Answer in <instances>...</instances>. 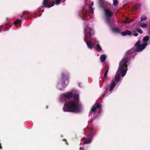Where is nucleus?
I'll return each instance as SVG.
<instances>
[{
    "instance_id": "f257e3e1",
    "label": "nucleus",
    "mask_w": 150,
    "mask_h": 150,
    "mask_svg": "<svg viewBox=\"0 0 150 150\" xmlns=\"http://www.w3.org/2000/svg\"><path fill=\"white\" fill-rule=\"evenodd\" d=\"M74 100L67 101L65 100L63 108L65 112H78L80 110L81 105L79 103V95L75 93L73 96Z\"/></svg>"
},
{
    "instance_id": "f03ea898",
    "label": "nucleus",
    "mask_w": 150,
    "mask_h": 150,
    "mask_svg": "<svg viewBox=\"0 0 150 150\" xmlns=\"http://www.w3.org/2000/svg\"><path fill=\"white\" fill-rule=\"evenodd\" d=\"M134 56V52L132 51H128L126 56L119 62L117 73H120L122 76H124L127 70V66L130 63V59Z\"/></svg>"
},
{
    "instance_id": "7ed1b4c3",
    "label": "nucleus",
    "mask_w": 150,
    "mask_h": 150,
    "mask_svg": "<svg viewBox=\"0 0 150 150\" xmlns=\"http://www.w3.org/2000/svg\"><path fill=\"white\" fill-rule=\"evenodd\" d=\"M104 11L106 18L105 23L109 27H111L114 22V19L111 18L113 13L109 9H104Z\"/></svg>"
},
{
    "instance_id": "20e7f679",
    "label": "nucleus",
    "mask_w": 150,
    "mask_h": 150,
    "mask_svg": "<svg viewBox=\"0 0 150 150\" xmlns=\"http://www.w3.org/2000/svg\"><path fill=\"white\" fill-rule=\"evenodd\" d=\"M120 73H117V71L115 79L114 80H112L110 83V87L109 89V91H112L114 88V87L116 85L117 83L119 81L120 79Z\"/></svg>"
},
{
    "instance_id": "39448f33",
    "label": "nucleus",
    "mask_w": 150,
    "mask_h": 150,
    "mask_svg": "<svg viewBox=\"0 0 150 150\" xmlns=\"http://www.w3.org/2000/svg\"><path fill=\"white\" fill-rule=\"evenodd\" d=\"M61 79L62 81V84L64 87H66L69 83L68 74L67 73H62Z\"/></svg>"
},
{
    "instance_id": "423d86ee",
    "label": "nucleus",
    "mask_w": 150,
    "mask_h": 150,
    "mask_svg": "<svg viewBox=\"0 0 150 150\" xmlns=\"http://www.w3.org/2000/svg\"><path fill=\"white\" fill-rule=\"evenodd\" d=\"M95 135V134H93L91 132L88 134L86 136L88 137H89V138L88 139L86 138H83V144H87L91 143L92 141L93 138Z\"/></svg>"
},
{
    "instance_id": "0eeeda50",
    "label": "nucleus",
    "mask_w": 150,
    "mask_h": 150,
    "mask_svg": "<svg viewBox=\"0 0 150 150\" xmlns=\"http://www.w3.org/2000/svg\"><path fill=\"white\" fill-rule=\"evenodd\" d=\"M147 45V43H143L142 44H140V40L138 41L135 45L137 48V52H139L142 51L146 48Z\"/></svg>"
},
{
    "instance_id": "6e6552de",
    "label": "nucleus",
    "mask_w": 150,
    "mask_h": 150,
    "mask_svg": "<svg viewBox=\"0 0 150 150\" xmlns=\"http://www.w3.org/2000/svg\"><path fill=\"white\" fill-rule=\"evenodd\" d=\"M84 31L85 34H89L90 37H91L93 34V30L91 29L90 28L88 27L85 28Z\"/></svg>"
},
{
    "instance_id": "1a4fd4ad",
    "label": "nucleus",
    "mask_w": 150,
    "mask_h": 150,
    "mask_svg": "<svg viewBox=\"0 0 150 150\" xmlns=\"http://www.w3.org/2000/svg\"><path fill=\"white\" fill-rule=\"evenodd\" d=\"M101 107V105L99 103L95 104L92 107L91 110L92 112H95L97 109Z\"/></svg>"
},
{
    "instance_id": "9d476101",
    "label": "nucleus",
    "mask_w": 150,
    "mask_h": 150,
    "mask_svg": "<svg viewBox=\"0 0 150 150\" xmlns=\"http://www.w3.org/2000/svg\"><path fill=\"white\" fill-rule=\"evenodd\" d=\"M65 98L67 99H70L73 96V94L71 92L67 93L64 94Z\"/></svg>"
},
{
    "instance_id": "9b49d317",
    "label": "nucleus",
    "mask_w": 150,
    "mask_h": 150,
    "mask_svg": "<svg viewBox=\"0 0 150 150\" xmlns=\"http://www.w3.org/2000/svg\"><path fill=\"white\" fill-rule=\"evenodd\" d=\"M132 32L128 30H126L125 31L121 32V34L123 36H125L127 35H130L132 34Z\"/></svg>"
},
{
    "instance_id": "f8f14e48",
    "label": "nucleus",
    "mask_w": 150,
    "mask_h": 150,
    "mask_svg": "<svg viewBox=\"0 0 150 150\" xmlns=\"http://www.w3.org/2000/svg\"><path fill=\"white\" fill-rule=\"evenodd\" d=\"M79 15L81 17H83L87 16V13L85 10H83L79 13Z\"/></svg>"
},
{
    "instance_id": "ddd939ff",
    "label": "nucleus",
    "mask_w": 150,
    "mask_h": 150,
    "mask_svg": "<svg viewBox=\"0 0 150 150\" xmlns=\"http://www.w3.org/2000/svg\"><path fill=\"white\" fill-rule=\"evenodd\" d=\"M86 44L88 48L91 50L92 49L93 47L94 46V45L90 41H88L86 42Z\"/></svg>"
},
{
    "instance_id": "4468645a",
    "label": "nucleus",
    "mask_w": 150,
    "mask_h": 150,
    "mask_svg": "<svg viewBox=\"0 0 150 150\" xmlns=\"http://www.w3.org/2000/svg\"><path fill=\"white\" fill-rule=\"evenodd\" d=\"M107 91H108V89L107 88H105V90L104 91V93H103L102 95L101 96V97H100L99 98V100L100 101H102V100H103V98L105 97L106 93L107 92Z\"/></svg>"
},
{
    "instance_id": "2eb2a0df",
    "label": "nucleus",
    "mask_w": 150,
    "mask_h": 150,
    "mask_svg": "<svg viewBox=\"0 0 150 150\" xmlns=\"http://www.w3.org/2000/svg\"><path fill=\"white\" fill-rule=\"evenodd\" d=\"M105 69H106V71L104 73V77L105 78H106L107 77V75H108V73L109 70V66L106 67Z\"/></svg>"
},
{
    "instance_id": "dca6fc26",
    "label": "nucleus",
    "mask_w": 150,
    "mask_h": 150,
    "mask_svg": "<svg viewBox=\"0 0 150 150\" xmlns=\"http://www.w3.org/2000/svg\"><path fill=\"white\" fill-rule=\"evenodd\" d=\"M106 58V56L105 54H102L100 57V61L101 62H104Z\"/></svg>"
},
{
    "instance_id": "f3484780",
    "label": "nucleus",
    "mask_w": 150,
    "mask_h": 150,
    "mask_svg": "<svg viewBox=\"0 0 150 150\" xmlns=\"http://www.w3.org/2000/svg\"><path fill=\"white\" fill-rule=\"evenodd\" d=\"M149 40V36H147L143 38L142 39V41L143 43H147V42Z\"/></svg>"
},
{
    "instance_id": "a211bd4d",
    "label": "nucleus",
    "mask_w": 150,
    "mask_h": 150,
    "mask_svg": "<svg viewBox=\"0 0 150 150\" xmlns=\"http://www.w3.org/2000/svg\"><path fill=\"white\" fill-rule=\"evenodd\" d=\"M49 0H43L42 2V5L45 7H46L47 5L48 4V2Z\"/></svg>"
},
{
    "instance_id": "6ab92c4d",
    "label": "nucleus",
    "mask_w": 150,
    "mask_h": 150,
    "mask_svg": "<svg viewBox=\"0 0 150 150\" xmlns=\"http://www.w3.org/2000/svg\"><path fill=\"white\" fill-rule=\"evenodd\" d=\"M54 3L55 2H52L51 3H50V4H48L46 6V7H45L47 8H50L54 6Z\"/></svg>"
},
{
    "instance_id": "aec40b11",
    "label": "nucleus",
    "mask_w": 150,
    "mask_h": 150,
    "mask_svg": "<svg viewBox=\"0 0 150 150\" xmlns=\"http://www.w3.org/2000/svg\"><path fill=\"white\" fill-rule=\"evenodd\" d=\"M96 48L97 51H101L102 50V48L99 44L96 45Z\"/></svg>"
},
{
    "instance_id": "412c9836",
    "label": "nucleus",
    "mask_w": 150,
    "mask_h": 150,
    "mask_svg": "<svg viewBox=\"0 0 150 150\" xmlns=\"http://www.w3.org/2000/svg\"><path fill=\"white\" fill-rule=\"evenodd\" d=\"M113 31L116 33H120V30L119 29L115 28L113 29Z\"/></svg>"
},
{
    "instance_id": "4be33fe9",
    "label": "nucleus",
    "mask_w": 150,
    "mask_h": 150,
    "mask_svg": "<svg viewBox=\"0 0 150 150\" xmlns=\"http://www.w3.org/2000/svg\"><path fill=\"white\" fill-rule=\"evenodd\" d=\"M21 21L20 20L17 19L14 22V24L15 25H16L18 23H21Z\"/></svg>"
},
{
    "instance_id": "5701e85b",
    "label": "nucleus",
    "mask_w": 150,
    "mask_h": 150,
    "mask_svg": "<svg viewBox=\"0 0 150 150\" xmlns=\"http://www.w3.org/2000/svg\"><path fill=\"white\" fill-rule=\"evenodd\" d=\"M147 19V17L146 16H142L140 18L141 21H145Z\"/></svg>"
},
{
    "instance_id": "b1692460",
    "label": "nucleus",
    "mask_w": 150,
    "mask_h": 150,
    "mask_svg": "<svg viewBox=\"0 0 150 150\" xmlns=\"http://www.w3.org/2000/svg\"><path fill=\"white\" fill-rule=\"evenodd\" d=\"M129 18H126V20L125 21H123V23H129L130 22H132V21H128V20L129 19Z\"/></svg>"
},
{
    "instance_id": "393cba45",
    "label": "nucleus",
    "mask_w": 150,
    "mask_h": 150,
    "mask_svg": "<svg viewBox=\"0 0 150 150\" xmlns=\"http://www.w3.org/2000/svg\"><path fill=\"white\" fill-rule=\"evenodd\" d=\"M113 4L115 6H117L118 3L117 0H113Z\"/></svg>"
},
{
    "instance_id": "a878e982",
    "label": "nucleus",
    "mask_w": 150,
    "mask_h": 150,
    "mask_svg": "<svg viewBox=\"0 0 150 150\" xmlns=\"http://www.w3.org/2000/svg\"><path fill=\"white\" fill-rule=\"evenodd\" d=\"M138 32V33H141L142 34L143 33V31L141 29L139 28H138L136 30Z\"/></svg>"
},
{
    "instance_id": "bb28decb",
    "label": "nucleus",
    "mask_w": 150,
    "mask_h": 150,
    "mask_svg": "<svg viewBox=\"0 0 150 150\" xmlns=\"http://www.w3.org/2000/svg\"><path fill=\"white\" fill-rule=\"evenodd\" d=\"M140 5L139 4H136L134 6V8L136 9H137L139 8L140 7Z\"/></svg>"
},
{
    "instance_id": "cd10ccee",
    "label": "nucleus",
    "mask_w": 150,
    "mask_h": 150,
    "mask_svg": "<svg viewBox=\"0 0 150 150\" xmlns=\"http://www.w3.org/2000/svg\"><path fill=\"white\" fill-rule=\"evenodd\" d=\"M55 4L58 5L60 4L61 0H55Z\"/></svg>"
},
{
    "instance_id": "c85d7f7f",
    "label": "nucleus",
    "mask_w": 150,
    "mask_h": 150,
    "mask_svg": "<svg viewBox=\"0 0 150 150\" xmlns=\"http://www.w3.org/2000/svg\"><path fill=\"white\" fill-rule=\"evenodd\" d=\"M141 26L142 28H147V24L145 23H143L142 24Z\"/></svg>"
},
{
    "instance_id": "c756f323",
    "label": "nucleus",
    "mask_w": 150,
    "mask_h": 150,
    "mask_svg": "<svg viewBox=\"0 0 150 150\" xmlns=\"http://www.w3.org/2000/svg\"><path fill=\"white\" fill-rule=\"evenodd\" d=\"M89 8L90 11L92 13H93L94 11L93 10V7L91 6H90Z\"/></svg>"
},
{
    "instance_id": "7c9ffc66",
    "label": "nucleus",
    "mask_w": 150,
    "mask_h": 150,
    "mask_svg": "<svg viewBox=\"0 0 150 150\" xmlns=\"http://www.w3.org/2000/svg\"><path fill=\"white\" fill-rule=\"evenodd\" d=\"M133 35L135 37H137L138 36V34L137 33H135L133 34Z\"/></svg>"
},
{
    "instance_id": "2f4dec72",
    "label": "nucleus",
    "mask_w": 150,
    "mask_h": 150,
    "mask_svg": "<svg viewBox=\"0 0 150 150\" xmlns=\"http://www.w3.org/2000/svg\"><path fill=\"white\" fill-rule=\"evenodd\" d=\"M148 30L149 31V34L150 35V25L149 26V29Z\"/></svg>"
},
{
    "instance_id": "473e14b6",
    "label": "nucleus",
    "mask_w": 150,
    "mask_h": 150,
    "mask_svg": "<svg viewBox=\"0 0 150 150\" xmlns=\"http://www.w3.org/2000/svg\"><path fill=\"white\" fill-rule=\"evenodd\" d=\"M2 148V147L1 145V144L0 143V149H1Z\"/></svg>"
},
{
    "instance_id": "72a5a7b5",
    "label": "nucleus",
    "mask_w": 150,
    "mask_h": 150,
    "mask_svg": "<svg viewBox=\"0 0 150 150\" xmlns=\"http://www.w3.org/2000/svg\"><path fill=\"white\" fill-rule=\"evenodd\" d=\"M93 5V1L91 2V5L90 6H92Z\"/></svg>"
},
{
    "instance_id": "f704fd0d",
    "label": "nucleus",
    "mask_w": 150,
    "mask_h": 150,
    "mask_svg": "<svg viewBox=\"0 0 150 150\" xmlns=\"http://www.w3.org/2000/svg\"><path fill=\"white\" fill-rule=\"evenodd\" d=\"M64 141H65L66 142V144L67 145H68V143H67V141L66 139H64Z\"/></svg>"
},
{
    "instance_id": "c9c22d12",
    "label": "nucleus",
    "mask_w": 150,
    "mask_h": 150,
    "mask_svg": "<svg viewBox=\"0 0 150 150\" xmlns=\"http://www.w3.org/2000/svg\"><path fill=\"white\" fill-rule=\"evenodd\" d=\"M23 15H25L26 14H25V12H23Z\"/></svg>"
},
{
    "instance_id": "e433bc0d",
    "label": "nucleus",
    "mask_w": 150,
    "mask_h": 150,
    "mask_svg": "<svg viewBox=\"0 0 150 150\" xmlns=\"http://www.w3.org/2000/svg\"><path fill=\"white\" fill-rule=\"evenodd\" d=\"M84 40L85 41V38H84Z\"/></svg>"
},
{
    "instance_id": "4c0bfd02",
    "label": "nucleus",
    "mask_w": 150,
    "mask_h": 150,
    "mask_svg": "<svg viewBox=\"0 0 150 150\" xmlns=\"http://www.w3.org/2000/svg\"><path fill=\"white\" fill-rule=\"evenodd\" d=\"M102 1V3H103L104 1Z\"/></svg>"
},
{
    "instance_id": "58836bf2",
    "label": "nucleus",
    "mask_w": 150,
    "mask_h": 150,
    "mask_svg": "<svg viewBox=\"0 0 150 150\" xmlns=\"http://www.w3.org/2000/svg\"><path fill=\"white\" fill-rule=\"evenodd\" d=\"M21 16V17H22V16Z\"/></svg>"
}]
</instances>
